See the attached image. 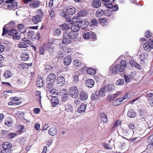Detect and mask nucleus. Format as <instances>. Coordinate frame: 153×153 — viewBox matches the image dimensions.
Wrapping results in <instances>:
<instances>
[{
	"instance_id": "1",
	"label": "nucleus",
	"mask_w": 153,
	"mask_h": 153,
	"mask_svg": "<svg viewBox=\"0 0 153 153\" xmlns=\"http://www.w3.org/2000/svg\"><path fill=\"white\" fill-rule=\"evenodd\" d=\"M126 62L125 60H122L120 65L117 64L112 67L111 72L112 74H117L119 73H123L126 65Z\"/></svg>"
},
{
	"instance_id": "2",
	"label": "nucleus",
	"mask_w": 153,
	"mask_h": 153,
	"mask_svg": "<svg viewBox=\"0 0 153 153\" xmlns=\"http://www.w3.org/2000/svg\"><path fill=\"white\" fill-rule=\"evenodd\" d=\"M54 47L51 42H49L41 47L39 49V53L40 55H43L44 53L45 50L48 49L49 52H52L54 50Z\"/></svg>"
},
{
	"instance_id": "3",
	"label": "nucleus",
	"mask_w": 153,
	"mask_h": 153,
	"mask_svg": "<svg viewBox=\"0 0 153 153\" xmlns=\"http://www.w3.org/2000/svg\"><path fill=\"white\" fill-rule=\"evenodd\" d=\"M82 36L83 38L85 39H89L94 41L97 39L95 33L91 31L83 33Z\"/></svg>"
},
{
	"instance_id": "4",
	"label": "nucleus",
	"mask_w": 153,
	"mask_h": 153,
	"mask_svg": "<svg viewBox=\"0 0 153 153\" xmlns=\"http://www.w3.org/2000/svg\"><path fill=\"white\" fill-rule=\"evenodd\" d=\"M69 94L71 97L73 98H77L79 95L78 89L76 86H73L69 90Z\"/></svg>"
},
{
	"instance_id": "5",
	"label": "nucleus",
	"mask_w": 153,
	"mask_h": 153,
	"mask_svg": "<svg viewBox=\"0 0 153 153\" xmlns=\"http://www.w3.org/2000/svg\"><path fill=\"white\" fill-rule=\"evenodd\" d=\"M144 49L147 52H149L153 49V40L150 39L147 42L144 43L143 45Z\"/></svg>"
},
{
	"instance_id": "6",
	"label": "nucleus",
	"mask_w": 153,
	"mask_h": 153,
	"mask_svg": "<svg viewBox=\"0 0 153 153\" xmlns=\"http://www.w3.org/2000/svg\"><path fill=\"white\" fill-rule=\"evenodd\" d=\"M15 0H8L6 1L7 5V8H5L8 10L13 9L14 10L17 6V3Z\"/></svg>"
},
{
	"instance_id": "7",
	"label": "nucleus",
	"mask_w": 153,
	"mask_h": 153,
	"mask_svg": "<svg viewBox=\"0 0 153 153\" xmlns=\"http://www.w3.org/2000/svg\"><path fill=\"white\" fill-rule=\"evenodd\" d=\"M56 75L53 73L50 74L47 76L46 79V83L49 85V86H52V84L55 81Z\"/></svg>"
},
{
	"instance_id": "8",
	"label": "nucleus",
	"mask_w": 153,
	"mask_h": 153,
	"mask_svg": "<svg viewBox=\"0 0 153 153\" xmlns=\"http://www.w3.org/2000/svg\"><path fill=\"white\" fill-rule=\"evenodd\" d=\"M121 130H122V134L126 137L125 138V139H128V138L132 136L134 132L132 130L129 129H123V128L121 129Z\"/></svg>"
},
{
	"instance_id": "9",
	"label": "nucleus",
	"mask_w": 153,
	"mask_h": 153,
	"mask_svg": "<svg viewBox=\"0 0 153 153\" xmlns=\"http://www.w3.org/2000/svg\"><path fill=\"white\" fill-rule=\"evenodd\" d=\"M8 34L13 36V39L16 40L19 39L20 38L18 30L16 29H13L8 32Z\"/></svg>"
},
{
	"instance_id": "10",
	"label": "nucleus",
	"mask_w": 153,
	"mask_h": 153,
	"mask_svg": "<svg viewBox=\"0 0 153 153\" xmlns=\"http://www.w3.org/2000/svg\"><path fill=\"white\" fill-rule=\"evenodd\" d=\"M87 15V12L85 10H82L79 11L77 13V15L76 16H74L73 17V20H77L79 19V17L85 16Z\"/></svg>"
},
{
	"instance_id": "11",
	"label": "nucleus",
	"mask_w": 153,
	"mask_h": 153,
	"mask_svg": "<svg viewBox=\"0 0 153 153\" xmlns=\"http://www.w3.org/2000/svg\"><path fill=\"white\" fill-rule=\"evenodd\" d=\"M40 4V2L39 0H33L30 2L29 7L31 8L36 9L38 8Z\"/></svg>"
},
{
	"instance_id": "12",
	"label": "nucleus",
	"mask_w": 153,
	"mask_h": 153,
	"mask_svg": "<svg viewBox=\"0 0 153 153\" xmlns=\"http://www.w3.org/2000/svg\"><path fill=\"white\" fill-rule=\"evenodd\" d=\"M78 33L75 31H72L67 34L68 38L71 39H76L78 36Z\"/></svg>"
},
{
	"instance_id": "13",
	"label": "nucleus",
	"mask_w": 153,
	"mask_h": 153,
	"mask_svg": "<svg viewBox=\"0 0 153 153\" xmlns=\"http://www.w3.org/2000/svg\"><path fill=\"white\" fill-rule=\"evenodd\" d=\"M87 106V105L84 102L82 103L80 106L78 108L77 112L79 113H81L85 112Z\"/></svg>"
},
{
	"instance_id": "14",
	"label": "nucleus",
	"mask_w": 153,
	"mask_h": 153,
	"mask_svg": "<svg viewBox=\"0 0 153 153\" xmlns=\"http://www.w3.org/2000/svg\"><path fill=\"white\" fill-rule=\"evenodd\" d=\"M62 44L59 45V47L62 51V53L64 54H67L71 53V48L68 47H61Z\"/></svg>"
},
{
	"instance_id": "15",
	"label": "nucleus",
	"mask_w": 153,
	"mask_h": 153,
	"mask_svg": "<svg viewBox=\"0 0 153 153\" xmlns=\"http://www.w3.org/2000/svg\"><path fill=\"white\" fill-rule=\"evenodd\" d=\"M80 99L83 101H85L88 98V94L86 92L82 91L79 94Z\"/></svg>"
},
{
	"instance_id": "16",
	"label": "nucleus",
	"mask_w": 153,
	"mask_h": 153,
	"mask_svg": "<svg viewBox=\"0 0 153 153\" xmlns=\"http://www.w3.org/2000/svg\"><path fill=\"white\" fill-rule=\"evenodd\" d=\"M42 18L41 16L39 15L34 16L32 18V22L35 24H37L41 21Z\"/></svg>"
},
{
	"instance_id": "17",
	"label": "nucleus",
	"mask_w": 153,
	"mask_h": 153,
	"mask_svg": "<svg viewBox=\"0 0 153 153\" xmlns=\"http://www.w3.org/2000/svg\"><path fill=\"white\" fill-rule=\"evenodd\" d=\"M66 12L68 14L70 15H73L76 13V10L75 7L72 6H70L67 8Z\"/></svg>"
},
{
	"instance_id": "18",
	"label": "nucleus",
	"mask_w": 153,
	"mask_h": 153,
	"mask_svg": "<svg viewBox=\"0 0 153 153\" xmlns=\"http://www.w3.org/2000/svg\"><path fill=\"white\" fill-rule=\"evenodd\" d=\"M67 33H64L62 40V43L68 45L71 43V41L67 38Z\"/></svg>"
},
{
	"instance_id": "19",
	"label": "nucleus",
	"mask_w": 153,
	"mask_h": 153,
	"mask_svg": "<svg viewBox=\"0 0 153 153\" xmlns=\"http://www.w3.org/2000/svg\"><path fill=\"white\" fill-rule=\"evenodd\" d=\"M80 27L79 22H77L72 25L71 27V29L72 31L77 32V31L79 30Z\"/></svg>"
},
{
	"instance_id": "20",
	"label": "nucleus",
	"mask_w": 153,
	"mask_h": 153,
	"mask_svg": "<svg viewBox=\"0 0 153 153\" xmlns=\"http://www.w3.org/2000/svg\"><path fill=\"white\" fill-rule=\"evenodd\" d=\"M85 83L87 87L91 88L94 86V82L92 79H89L86 81Z\"/></svg>"
},
{
	"instance_id": "21",
	"label": "nucleus",
	"mask_w": 153,
	"mask_h": 153,
	"mask_svg": "<svg viewBox=\"0 0 153 153\" xmlns=\"http://www.w3.org/2000/svg\"><path fill=\"white\" fill-rule=\"evenodd\" d=\"M72 59L70 56L65 57L64 59L63 63L66 66L69 65L71 63Z\"/></svg>"
},
{
	"instance_id": "22",
	"label": "nucleus",
	"mask_w": 153,
	"mask_h": 153,
	"mask_svg": "<svg viewBox=\"0 0 153 153\" xmlns=\"http://www.w3.org/2000/svg\"><path fill=\"white\" fill-rule=\"evenodd\" d=\"M130 63L132 66L139 70H140L141 69V66L134 60H131L130 61Z\"/></svg>"
},
{
	"instance_id": "23",
	"label": "nucleus",
	"mask_w": 153,
	"mask_h": 153,
	"mask_svg": "<svg viewBox=\"0 0 153 153\" xmlns=\"http://www.w3.org/2000/svg\"><path fill=\"white\" fill-rule=\"evenodd\" d=\"M130 63L132 66L139 70H140L141 69V66L134 60H131L130 61Z\"/></svg>"
},
{
	"instance_id": "24",
	"label": "nucleus",
	"mask_w": 153,
	"mask_h": 153,
	"mask_svg": "<svg viewBox=\"0 0 153 153\" xmlns=\"http://www.w3.org/2000/svg\"><path fill=\"white\" fill-rule=\"evenodd\" d=\"M119 95V94L118 93L113 94L112 95H109L107 97V99L109 102H111L114 100Z\"/></svg>"
},
{
	"instance_id": "25",
	"label": "nucleus",
	"mask_w": 153,
	"mask_h": 153,
	"mask_svg": "<svg viewBox=\"0 0 153 153\" xmlns=\"http://www.w3.org/2000/svg\"><path fill=\"white\" fill-rule=\"evenodd\" d=\"M101 2L99 0H93L92 1V6L95 8H98L101 5Z\"/></svg>"
},
{
	"instance_id": "26",
	"label": "nucleus",
	"mask_w": 153,
	"mask_h": 153,
	"mask_svg": "<svg viewBox=\"0 0 153 153\" xmlns=\"http://www.w3.org/2000/svg\"><path fill=\"white\" fill-rule=\"evenodd\" d=\"M79 22L80 26L82 28H85L89 25V22L86 20H83Z\"/></svg>"
},
{
	"instance_id": "27",
	"label": "nucleus",
	"mask_w": 153,
	"mask_h": 153,
	"mask_svg": "<svg viewBox=\"0 0 153 153\" xmlns=\"http://www.w3.org/2000/svg\"><path fill=\"white\" fill-rule=\"evenodd\" d=\"M57 81L58 84L61 85L65 84V80L63 76H59L57 78Z\"/></svg>"
},
{
	"instance_id": "28",
	"label": "nucleus",
	"mask_w": 153,
	"mask_h": 153,
	"mask_svg": "<svg viewBox=\"0 0 153 153\" xmlns=\"http://www.w3.org/2000/svg\"><path fill=\"white\" fill-rule=\"evenodd\" d=\"M27 36L30 39H35L36 37V34L32 30H30L27 33Z\"/></svg>"
},
{
	"instance_id": "29",
	"label": "nucleus",
	"mask_w": 153,
	"mask_h": 153,
	"mask_svg": "<svg viewBox=\"0 0 153 153\" xmlns=\"http://www.w3.org/2000/svg\"><path fill=\"white\" fill-rule=\"evenodd\" d=\"M48 133L51 136H54L57 133V130L54 127H51L49 129Z\"/></svg>"
},
{
	"instance_id": "30",
	"label": "nucleus",
	"mask_w": 153,
	"mask_h": 153,
	"mask_svg": "<svg viewBox=\"0 0 153 153\" xmlns=\"http://www.w3.org/2000/svg\"><path fill=\"white\" fill-rule=\"evenodd\" d=\"M21 59L24 61H26L29 58V55L27 53L24 52L21 54Z\"/></svg>"
},
{
	"instance_id": "31",
	"label": "nucleus",
	"mask_w": 153,
	"mask_h": 153,
	"mask_svg": "<svg viewBox=\"0 0 153 153\" xmlns=\"http://www.w3.org/2000/svg\"><path fill=\"white\" fill-rule=\"evenodd\" d=\"M140 114L141 116V118L145 119V120L147 121L148 120V117L149 116V115L146 116V114L145 113H143V111L140 110L139 111Z\"/></svg>"
},
{
	"instance_id": "32",
	"label": "nucleus",
	"mask_w": 153,
	"mask_h": 153,
	"mask_svg": "<svg viewBox=\"0 0 153 153\" xmlns=\"http://www.w3.org/2000/svg\"><path fill=\"white\" fill-rule=\"evenodd\" d=\"M65 109L67 112H72L73 111V108L71 104L68 103L65 105Z\"/></svg>"
},
{
	"instance_id": "33",
	"label": "nucleus",
	"mask_w": 153,
	"mask_h": 153,
	"mask_svg": "<svg viewBox=\"0 0 153 153\" xmlns=\"http://www.w3.org/2000/svg\"><path fill=\"white\" fill-rule=\"evenodd\" d=\"M36 85L38 87H41L43 86V81L41 77H39L37 79Z\"/></svg>"
},
{
	"instance_id": "34",
	"label": "nucleus",
	"mask_w": 153,
	"mask_h": 153,
	"mask_svg": "<svg viewBox=\"0 0 153 153\" xmlns=\"http://www.w3.org/2000/svg\"><path fill=\"white\" fill-rule=\"evenodd\" d=\"M99 96L103 97L105 95L106 91L105 88H102L98 92H97Z\"/></svg>"
},
{
	"instance_id": "35",
	"label": "nucleus",
	"mask_w": 153,
	"mask_h": 153,
	"mask_svg": "<svg viewBox=\"0 0 153 153\" xmlns=\"http://www.w3.org/2000/svg\"><path fill=\"white\" fill-rule=\"evenodd\" d=\"M128 116L131 118H134L136 115V113L132 110H130L128 112L127 114Z\"/></svg>"
},
{
	"instance_id": "36",
	"label": "nucleus",
	"mask_w": 153,
	"mask_h": 153,
	"mask_svg": "<svg viewBox=\"0 0 153 153\" xmlns=\"http://www.w3.org/2000/svg\"><path fill=\"white\" fill-rule=\"evenodd\" d=\"M51 102L53 106L54 107L59 103V100L58 98L54 96L53 97L51 100Z\"/></svg>"
},
{
	"instance_id": "37",
	"label": "nucleus",
	"mask_w": 153,
	"mask_h": 153,
	"mask_svg": "<svg viewBox=\"0 0 153 153\" xmlns=\"http://www.w3.org/2000/svg\"><path fill=\"white\" fill-rule=\"evenodd\" d=\"M123 101L122 98H118L114 101L112 103L113 105L117 106L120 105Z\"/></svg>"
},
{
	"instance_id": "38",
	"label": "nucleus",
	"mask_w": 153,
	"mask_h": 153,
	"mask_svg": "<svg viewBox=\"0 0 153 153\" xmlns=\"http://www.w3.org/2000/svg\"><path fill=\"white\" fill-rule=\"evenodd\" d=\"M12 146L11 144L8 142H4L2 145L3 148L4 149H10Z\"/></svg>"
},
{
	"instance_id": "39",
	"label": "nucleus",
	"mask_w": 153,
	"mask_h": 153,
	"mask_svg": "<svg viewBox=\"0 0 153 153\" xmlns=\"http://www.w3.org/2000/svg\"><path fill=\"white\" fill-rule=\"evenodd\" d=\"M18 28L21 33H24L26 31L25 29L23 24H19L18 26Z\"/></svg>"
},
{
	"instance_id": "40",
	"label": "nucleus",
	"mask_w": 153,
	"mask_h": 153,
	"mask_svg": "<svg viewBox=\"0 0 153 153\" xmlns=\"http://www.w3.org/2000/svg\"><path fill=\"white\" fill-rule=\"evenodd\" d=\"M104 13V11L101 9L97 10L96 13V15L98 17L102 16Z\"/></svg>"
},
{
	"instance_id": "41",
	"label": "nucleus",
	"mask_w": 153,
	"mask_h": 153,
	"mask_svg": "<svg viewBox=\"0 0 153 153\" xmlns=\"http://www.w3.org/2000/svg\"><path fill=\"white\" fill-rule=\"evenodd\" d=\"M13 120L10 118H7L6 119L5 124L8 126H11L13 125Z\"/></svg>"
},
{
	"instance_id": "42",
	"label": "nucleus",
	"mask_w": 153,
	"mask_h": 153,
	"mask_svg": "<svg viewBox=\"0 0 153 153\" xmlns=\"http://www.w3.org/2000/svg\"><path fill=\"white\" fill-rule=\"evenodd\" d=\"M87 72L89 74L93 75L96 74V71L94 68H89L87 69Z\"/></svg>"
},
{
	"instance_id": "43",
	"label": "nucleus",
	"mask_w": 153,
	"mask_h": 153,
	"mask_svg": "<svg viewBox=\"0 0 153 153\" xmlns=\"http://www.w3.org/2000/svg\"><path fill=\"white\" fill-rule=\"evenodd\" d=\"M100 24L103 26H105L108 25V21L107 20L105 19L100 18L99 20Z\"/></svg>"
},
{
	"instance_id": "44",
	"label": "nucleus",
	"mask_w": 153,
	"mask_h": 153,
	"mask_svg": "<svg viewBox=\"0 0 153 153\" xmlns=\"http://www.w3.org/2000/svg\"><path fill=\"white\" fill-rule=\"evenodd\" d=\"M99 98V96L97 92L95 93H93L91 97V100L93 101H96Z\"/></svg>"
},
{
	"instance_id": "45",
	"label": "nucleus",
	"mask_w": 153,
	"mask_h": 153,
	"mask_svg": "<svg viewBox=\"0 0 153 153\" xmlns=\"http://www.w3.org/2000/svg\"><path fill=\"white\" fill-rule=\"evenodd\" d=\"M121 122H122L120 120H117L114 124L112 128V130L113 131L115 130L116 128H117V126L121 124Z\"/></svg>"
},
{
	"instance_id": "46",
	"label": "nucleus",
	"mask_w": 153,
	"mask_h": 153,
	"mask_svg": "<svg viewBox=\"0 0 153 153\" xmlns=\"http://www.w3.org/2000/svg\"><path fill=\"white\" fill-rule=\"evenodd\" d=\"M146 96L148 99V101L153 99V93L148 91L146 93Z\"/></svg>"
},
{
	"instance_id": "47",
	"label": "nucleus",
	"mask_w": 153,
	"mask_h": 153,
	"mask_svg": "<svg viewBox=\"0 0 153 153\" xmlns=\"http://www.w3.org/2000/svg\"><path fill=\"white\" fill-rule=\"evenodd\" d=\"M100 116L102 121L104 123H106L107 122V118L105 114L102 113L100 114Z\"/></svg>"
},
{
	"instance_id": "48",
	"label": "nucleus",
	"mask_w": 153,
	"mask_h": 153,
	"mask_svg": "<svg viewBox=\"0 0 153 153\" xmlns=\"http://www.w3.org/2000/svg\"><path fill=\"white\" fill-rule=\"evenodd\" d=\"M74 65L75 66L80 67L82 65L81 62L78 60H75L73 62Z\"/></svg>"
},
{
	"instance_id": "49",
	"label": "nucleus",
	"mask_w": 153,
	"mask_h": 153,
	"mask_svg": "<svg viewBox=\"0 0 153 153\" xmlns=\"http://www.w3.org/2000/svg\"><path fill=\"white\" fill-rule=\"evenodd\" d=\"M60 27L62 29L64 30H67L70 28V27L65 23H64L61 25Z\"/></svg>"
},
{
	"instance_id": "50",
	"label": "nucleus",
	"mask_w": 153,
	"mask_h": 153,
	"mask_svg": "<svg viewBox=\"0 0 153 153\" xmlns=\"http://www.w3.org/2000/svg\"><path fill=\"white\" fill-rule=\"evenodd\" d=\"M12 75V74L10 71H6L4 73V76L6 78H10Z\"/></svg>"
},
{
	"instance_id": "51",
	"label": "nucleus",
	"mask_w": 153,
	"mask_h": 153,
	"mask_svg": "<svg viewBox=\"0 0 153 153\" xmlns=\"http://www.w3.org/2000/svg\"><path fill=\"white\" fill-rule=\"evenodd\" d=\"M148 54L147 53H143L141 55H140V59L141 60H143L146 58H147L148 56Z\"/></svg>"
},
{
	"instance_id": "52",
	"label": "nucleus",
	"mask_w": 153,
	"mask_h": 153,
	"mask_svg": "<svg viewBox=\"0 0 153 153\" xmlns=\"http://www.w3.org/2000/svg\"><path fill=\"white\" fill-rule=\"evenodd\" d=\"M27 46V43L25 42H21L18 45V47L20 48H26Z\"/></svg>"
},
{
	"instance_id": "53",
	"label": "nucleus",
	"mask_w": 153,
	"mask_h": 153,
	"mask_svg": "<svg viewBox=\"0 0 153 153\" xmlns=\"http://www.w3.org/2000/svg\"><path fill=\"white\" fill-rule=\"evenodd\" d=\"M41 92L39 91H36L35 93L36 98L38 100H39L40 102H41Z\"/></svg>"
},
{
	"instance_id": "54",
	"label": "nucleus",
	"mask_w": 153,
	"mask_h": 153,
	"mask_svg": "<svg viewBox=\"0 0 153 153\" xmlns=\"http://www.w3.org/2000/svg\"><path fill=\"white\" fill-rule=\"evenodd\" d=\"M123 147V146H121L120 147H116V148L114 146L115 149H116V150L115 151H114V152H116L117 153H121L122 152V150Z\"/></svg>"
},
{
	"instance_id": "55",
	"label": "nucleus",
	"mask_w": 153,
	"mask_h": 153,
	"mask_svg": "<svg viewBox=\"0 0 153 153\" xmlns=\"http://www.w3.org/2000/svg\"><path fill=\"white\" fill-rule=\"evenodd\" d=\"M147 141L148 142L150 143V145L151 146H153V134L149 137Z\"/></svg>"
},
{
	"instance_id": "56",
	"label": "nucleus",
	"mask_w": 153,
	"mask_h": 153,
	"mask_svg": "<svg viewBox=\"0 0 153 153\" xmlns=\"http://www.w3.org/2000/svg\"><path fill=\"white\" fill-rule=\"evenodd\" d=\"M104 14L107 16H110L112 14V11L110 10H106L104 11Z\"/></svg>"
},
{
	"instance_id": "57",
	"label": "nucleus",
	"mask_w": 153,
	"mask_h": 153,
	"mask_svg": "<svg viewBox=\"0 0 153 153\" xmlns=\"http://www.w3.org/2000/svg\"><path fill=\"white\" fill-rule=\"evenodd\" d=\"M24 114V113L22 111H18L16 114V117L20 118L22 117Z\"/></svg>"
},
{
	"instance_id": "58",
	"label": "nucleus",
	"mask_w": 153,
	"mask_h": 153,
	"mask_svg": "<svg viewBox=\"0 0 153 153\" xmlns=\"http://www.w3.org/2000/svg\"><path fill=\"white\" fill-rule=\"evenodd\" d=\"M116 84L117 85H123L124 84V81L123 79H120L116 82Z\"/></svg>"
},
{
	"instance_id": "59",
	"label": "nucleus",
	"mask_w": 153,
	"mask_h": 153,
	"mask_svg": "<svg viewBox=\"0 0 153 153\" xmlns=\"http://www.w3.org/2000/svg\"><path fill=\"white\" fill-rule=\"evenodd\" d=\"M97 22L98 21L97 20L95 19H93L91 20V24L92 25L97 26Z\"/></svg>"
},
{
	"instance_id": "60",
	"label": "nucleus",
	"mask_w": 153,
	"mask_h": 153,
	"mask_svg": "<svg viewBox=\"0 0 153 153\" xmlns=\"http://www.w3.org/2000/svg\"><path fill=\"white\" fill-rule=\"evenodd\" d=\"M11 150L10 149H4L0 151V153H10Z\"/></svg>"
},
{
	"instance_id": "61",
	"label": "nucleus",
	"mask_w": 153,
	"mask_h": 153,
	"mask_svg": "<svg viewBox=\"0 0 153 153\" xmlns=\"http://www.w3.org/2000/svg\"><path fill=\"white\" fill-rule=\"evenodd\" d=\"M68 94H65L62 96V100L63 101H65L68 99Z\"/></svg>"
},
{
	"instance_id": "62",
	"label": "nucleus",
	"mask_w": 153,
	"mask_h": 153,
	"mask_svg": "<svg viewBox=\"0 0 153 153\" xmlns=\"http://www.w3.org/2000/svg\"><path fill=\"white\" fill-rule=\"evenodd\" d=\"M8 30V27H6L5 26L3 28V31L2 34V36L5 35L7 33Z\"/></svg>"
},
{
	"instance_id": "63",
	"label": "nucleus",
	"mask_w": 153,
	"mask_h": 153,
	"mask_svg": "<svg viewBox=\"0 0 153 153\" xmlns=\"http://www.w3.org/2000/svg\"><path fill=\"white\" fill-rule=\"evenodd\" d=\"M36 14H38L37 15L41 16V17H42L43 16V13L40 9H38L36 11Z\"/></svg>"
},
{
	"instance_id": "64",
	"label": "nucleus",
	"mask_w": 153,
	"mask_h": 153,
	"mask_svg": "<svg viewBox=\"0 0 153 153\" xmlns=\"http://www.w3.org/2000/svg\"><path fill=\"white\" fill-rule=\"evenodd\" d=\"M16 136V134L10 133L7 135V138L9 139H11L14 138Z\"/></svg>"
}]
</instances>
